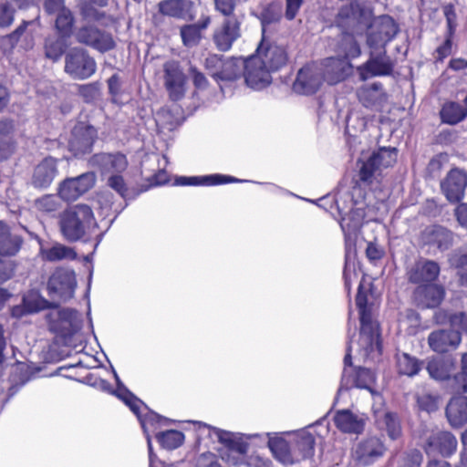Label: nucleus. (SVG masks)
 <instances>
[{
  "mask_svg": "<svg viewBox=\"0 0 467 467\" xmlns=\"http://www.w3.org/2000/svg\"><path fill=\"white\" fill-rule=\"evenodd\" d=\"M164 86L173 101L182 99L185 95L186 76L176 61H168L163 65Z\"/></svg>",
  "mask_w": 467,
  "mask_h": 467,
  "instance_id": "obj_19",
  "label": "nucleus"
},
{
  "mask_svg": "<svg viewBox=\"0 0 467 467\" xmlns=\"http://www.w3.org/2000/svg\"><path fill=\"white\" fill-rule=\"evenodd\" d=\"M223 61V57L217 54H211L206 57L204 66L213 78V72L222 70Z\"/></svg>",
  "mask_w": 467,
  "mask_h": 467,
  "instance_id": "obj_59",
  "label": "nucleus"
},
{
  "mask_svg": "<svg viewBox=\"0 0 467 467\" xmlns=\"http://www.w3.org/2000/svg\"><path fill=\"white\" fill-rule=\"evenodd\" d=\"M61 234H86L97 226L92 209L87 204H77L59 215Z\"/></svg>",
  "mask_w": 467,
  "mask_h": 467,
  "instance_id": "obj_4",
  "label": "nucleus"
},
{
  "mask_svg": "<svg viewBox=\"0 0 467 467\" xmlns=\"http://www.w3.org/2000/svg\"><path fill=\"white\" fill-rule=\"evenodd\" d=\"M78 91L85 102H93L99 95V84L98 82H92L78 85Z\"/></svg>",
  "mask_w": 467,
  "mask_h": 467,
  "instance_id": "obj_54",
  "label": "nucleus"
},
{
  "mask_svg": "<svg viewBox=\"0 0 467 467\" xmlns=\"http://www.w3.org/2000/svg\"><path fill=\"white\" fill-rule=\"evenodd\" d=\"M76 286L77 281L74 272L63 267H57L47 283L48 296L63 302L73 297Z\"/></svg>",
  "mask_w": 467,
  "mask_h": 467,
  "instance_id": "obj_8",
  "label": "nucleus"
},
{
  "mask_svg": "<svg viewBox=\"0 0 467 467\" xmlns=\"http://www.w3.org/2000/svg\"><path fill=\"white\" fill-rule=\"evenodd\" d=\"M423 455L418 449H412L405 452L400 467H420Z\"/></svg>",
  "mask_w": 467,
  "mask_h": 467,
  "instance_id": "obj_56",
  "label": "nucleus"
},
{
  "mask_svg": "<svg viewBox=\"0 0 467 467\" xmlns=\"http://www.w3.org/2000/svg\"><path fill=\"white\" fill-rule=\"evenodd\" d=\"M22 300L27 308V312L30 314L38 313L46 309H57L59 306L57 303L46 299L36 290H29L23 296Z\"/></svg>",
  "mask_w": 467,
  "mask_h": 467,
  "instance_id": "obj_39",
  "label": "nucleus"
},
{
  "mask_svg": "<svg viewBox=\"0 0 467 467\" xmlns=\"http://www.w3.org/2000/svg\"><path fill=\"white\" fill-rule=\"evenodd\" d=\"M384 249L373 242H368L366 248V256L370 262H376L383 258Z\"/></svg>",
  "mask_w": 467,
  "mask_h": 467,
  "instance_id": "obj_64",
  "label": "nucleus"
},
{
  "mask_svg": "<svg viewBox=\"0 0 467 467\" xmlns=\"http://www.w3.org/2000/svg\"><path fill=\"white\" fill-rule=\"evenodd\" d=\"M211 23V18L205 16L196 24H191L182 26L181 36L185 47H192L197 46L202 36V31L206 29Z\"/></svg>",
  "mask_w": 467,
  "mask_h": 467,
  "instance_id": "obj_38",
  "label": "nucleus"
},
{
  "mask_svg": "<svg viewBox=\"0 0 467 467\" xmlns=\"http://www.w3.org/2000/svg\"><path fill=\"white\" fill-rule=\"evenodd\" d=\"M16 264L12 261L0 259V283L11 279L15 275Z\"/></svg>",
  "mask_w": 467,
  "mask_h": 467,
  "instance_id": "obj_63",
  "label": "nucleus"
},
{
  "mask_svg": "<svg viewBox=\"0 0 467 467\" xmlns=\"http://www.w3.org/2000/svg\"><path fill=\"white\" fill-rule=\"evenodd\" d=\"M395 68V61L387 54L386 48L375 53L370 52L368 59L357 67L358 78L366 81L375 77H388L393 74Z\"/></svg>",
  "mask_w": 467,
  "mask_h": 467,
  "instance_id": "obj_7",
  "label": "nucleus"
},
{
  "mask_svg": "<svg viewBox=\"0 0 467 467\" xmlns=\"http://www.w3.org/2000/svg\"><path fill=\"white\" fill-rule=\"evenodd\" d=\"M466 115L467 113L463 107L456 102L445 103L440 111L441 121L450 125L461 122L465 119Z\"/></svg>",
  "mask_w": 467,
  "mask_h": 467,
  "instance_id": "obj_43",
  "label": "nucleus"
},
{
  "mask_svg": "<svg viewBox=\"0 0 467 467\" xmlns=\"http://www.w3.org/2000/svg\"><path fill=\"white\" fill-rule=\"evenodd\" d=\"M88 164L98 168L101 173H120L127 169L128 160L120 152H99L89 158Z\"/></svg>",
  "mask_w": 467,
  "mask_h": 467,
  "instance_id": "obj_25",
  "label": "nucleus"
},
{
  "mask_svg": "<svg viewBox=\"0 0 467 467\" xmlns=\"http://www.w3.org/2000/svg\"><path fill=\"white\" fill-rule=\"evenodd\" d=\"M333 422L339 431L347 434H361L366 426V420L348 409L337 410Z\"/></svg>",
  "mask_w": 467,
  "mask_h": 467,
  "instance_id": "obj_28",
  "label": "nucleus"
},
{
  "mask_svg": "<svg viewBox=\"0 0 467 467\" xmlns=\"http://www.w3.org/2000/svg\"><path fill=\"white\" fill-rule=\"evenodd\" d=\"M424 361L406 352L395 355V366L400 376L413 378L423 368Z\"/></svg>",
  "mask_w": 467,
  "mask_h": 467,
  "instance_id": "obj_35",
  "label": "nucleus"
},
{
  "mask_svg": "<svg viewBox=\"0 0 467 467\" xmlns=\"http://www.w3.org/2000/svg\"><path fill=\"white\" fill-rule=\"evenodd\" d=\"M96 183V174L92 171L84 172L76 177L66 178L57 187L58 197L72 202L88 192Z\"/></svg>",
  "mask_w": 467,
  "mask_h": 467,
  "instance_id": "obj_11",
  "label": "nucleus"
},
{
  "mask_svg": "<svg viewBox=\"0 0 467 467\" xmlns=\"http://www.w3.org/2000/svg\"><path fill=\"white\" fill-rule=\"evenodd\" d=\"M67 47L63 37H47L45 42V55L47 58L57 61Z\"/></svg>",
  "mask_w": 467,
  "mask_h": 467,
  "instance_id": "obj_46",
  "label": "nucleus"
},
{
  "mask_svg": "<svg viewBox=\"0 0 467 467\" xmlns=\"http://www.w3.org/2000/svg\"><path fill=\"white\" fill-rule=\"evenodd\" d=\"M44 258L49 262H56L64 259L74 260L77 258V253L74 249L66 245L56 244L52 247L43 252Z\"/></svg>",
  "mask_w": 467,
  "mask_h": 467,
  "instance_id": "obj_45",
  "label": "nucleus"
},
{
  "mask_svg": "<svg viewBox=\"0 0 467 467\" xmlns=\"http://www.w3.org/2000/svg\"><path fill=\"white\" fill-rule=\"evenodd\" d=\"M416 402L419 410L431 413L438 410L439 397L425 392L417 396Z\"/></svg>",
  "mask_w": 467,
  "mask_h": 467,
  "instance_id": "obj_52",
  "label": "nucleus"
},
{
  "mask_svg": "<svg viewBox=\"0 0 467 467\" xmlns=\"http://www.w3.org/2000/svg\"><path fill=\"white\" fill-rule=\"evenodd\" d=\"M342 47L344 51V56L342 57H347L348 61H350L351 58L358 57L361 54L360 47L352 36H347L344 37L342 41Z\"/></svg>",
  "mask_w": 467,
  "mask_h": 467,
  "instance_id": "obj_53",
  "label": "nucleus"
},
{
  "mask_svg": "<svg viewBox=\"0 0 467 467\" xmlns=\"http://www.w3.org/2000/svg\"><path fill=\"white\" fill-rule=\"evenodd\" d=\"M386 451V445L380 438L368 436L356 444L352 457L357 464L369 466L383 457Z\"/></svg>",
  "mask_w": 467,
  "mask_h": 467,
  "instance_id": "obj_14",
  "label": "nucleus"
},
{
  "mask_svg": "<svg viewBox=\"0 0 467 467\" xmlns=\"http://www.w3.org/2000/svg\"><path fill=\"white\" fill-rule=\"evenodd\" d=\"M398 32L399 27L393 18L383 16L377 21L375 28L368 33L367 43L371 48L385 47L396 36Z\"/></svg>",
  "mask_w": 467,
  "mask_h": 467,
  "instance_id": "obj_22",
  "label": "nucleus"
},
{
  "mask_svg": "<svg viewBox=\"0 0 467 467\" xmlns=\"http://www.w3.org/2000/svg\"><path fill=\"white\" fill-rule=\"evenodd\" d=\"M98 139L97 129L85 122H78L73 128L68 140V150L77 158L91 152Z\"/></svg>",
  "mask_w": 467,
  "mask_h": 467,
  "instance_id": "obj_13",
  "label": "nucleus"
},
{
  "mask_svg": "<svg viewBox=\"0 0 467 467\" xmlns=\"http://www.w3.org/2000/svg\"><path fill=\"white\" fill-rule=\"evenodd\" d=\"M320 68L323 79L329 85H334L351 73L352 64L347 57H330L323 60Z\"/></svg>",
  "mask_w": 467,
  "mask_h": 467,
  "instance_id": "obj_23",
  "label": "nucleus"
},
{
  "mask_svg": "<svg viewBox=\"0 0 467 467\" xmlns=\"http://www.w3.org/2000/svg\"><path fill=\"white\" fill-rule=\"evenodd\" d=\"M441 272L439 264L435 261L420 257L406 270V277L409 283L422 285L435 282Z\"/></svg>",
  "mask_w": 467,
  "mask_h": 467,
  "instance_id": "obj_15",
  "label": "nucleus"
},
{
  "mask_svg": "<svg viewBox=\"0 0 467 467\" xmlns=\"http://www.w3.org/2000/svg\"><path fill=\"white\" fill-rule=\"evenodd\" d=\"M458 441L455 435L444 430H431L421 445L427 455H440L450 458L457 451Z\"/></svg>",
  "mask_w": 467,
  "mask_h": 467,
  "instance_id": "obj_10",
  "label": "nucleus"
},
{
  "mask_svg": "<svg viewBox=\"0 0 467 467\" xmlns=\"http://www.w3.org/2000/svg\"><path fill=\"white\" fill-rule=\"evenodd\" d=\"M22 243L20 235H0V255H15L20 250Z\"/></svg>",
  "mask_w": 467,
  "mask_h": 467,
  "instance_id": "obj_48",
  "label": "nucleus"
},
{
  "mask_svg": "<svg viewBox=\"0 0 467 467\" xmlns=\"http://www.w3.org/2000/svg\"><path fill=\"white\" fill-rule=\"evenodd\" d=\"M356 305L359 314V343L367 355L377 351L382 354V341L379 324L372 318L371 308L368 306V295L360 284L356 296Z\"/></svg>",
  "mask_w": 467,
  "mask_h": 467,
  "instance_id": "obj_2",
  "label": "nucleus"
},
{
  "mask_svg": "<svg viewBox=\"0 0 467 467\" xmlns=\"http://www.w3.org/2000/svg\"><path fill=\"white\" fill-rule=\"evenodd\" d=\"M108 185L115 190L121 197H126L128 188L122 176L118 174L111 175L108 180Z\"/></svg>",
  "mask_w": 467,
  "mask_h": 467,
  "instance_id": "obj_61",
  "label": "nucleus"
},
{
  "mask_svg": "<svg viewBox=\"0 0 467 467\" xmlns=\"http://www.w3.org/2000/svg\"><path fill=\"white\" fill-rule=\"evenodd\" d=\"M57 174L56 159L45 158L34 171L32 184L36 188H47Z\"/></svg>",
  "mask_w": 467,
  "mask_h": 467,
  "instance_id": "obj_32",
  "label": "nucleus"
},
{
  "mask_svg": "<svg viewBox=\"0 0 467 467\" xmlns=\"http://www.w3.org/2000/svg\"><path fill=\"white\" fill-rule=\"evenodd\" d=\"M445 415L452 428H462L467 424V396H452L447 403Z\"/></svg>",
  "mask_w": 467,
  "mask_h": 467,
  "instance_id": "obj_29",
  "label": "nucleus"
},
{
  "mask_svg": "<svg viewBox=\"0 0 467 467\" xmlns=\"http://www.w3.org/2000/svg\"><path fill=\"white\" fill-rule=\"evenodd\" d=\"M78 43L88 46L101 53L115 47V42L109 33L93 26L80 27L76 33Z\"/></svg>",
  "mask_w": 467,
  "mask_h": 467,
  "instance_id": "obj_18",
  "label": "nucleus"
},
{
  "mask_svg": "<svg viewBox=\"0 0 467 467\" xmlns=\"http://www.w3.org/2000/svg\"><path fill=\"white\" fill-rule=\"evenodd\" d=\"M240 180L221 174H213L206 176H180L175 180V185L188 186V185H219L229 182H238Z\"/></svg>",
  "mask_w": 467,
  "mask_h": 467,
  "instance_id": "obj_36",
  "label": "nucleus"
},
{
  "mask_svg": "<svg viewBox=\"0 0 467 467\" xmlns=\"http://www.w3.org/2000/svg\"><path fill=\"white\" fill-rule=\"evenodd\" d=\"M316 439L309 433L300 435L296 441V449L302 459L311 458L315 454Z\"/></svg>",
  "mask_w": 467,
  "mask_h": 467,
  "instance_id": "obj_50",
  "label": "nucleus"
},
{
  "mask_svg": "<svg viewBox=\"0 0 467 467\" xmlns=\"http://www.w3.org/2000/svg\"><path fill=\"white\" fill-rule=\"evenodd\" d=\"M80 15L84 19L90 21H100L105 17V13L98 10L89 3H84L80 6Z\"/></svg>",
  "mask_w": 467,
  "mask_h": 467,
  "instance_id": "obj_58",
  "label": "nucleus"
},
{
  "mask_svg": "<svg viewBox=\"0 0 467 467\" xmlns=\"http://www.w3.org/2000/svg\"><path fill=\"white\" fill-rule=\"evenodd\" d=\"M453 381V387L458 392V395H463L467 393V373L459 371L451 376Z\"/></svg>",
  "mask_w": 467,
  "mask_h": 467,
  "instance_id": "obj_62",
  "label": "nucleus"
},
{
  "mask_svg": "<svg viewBox=\"0 0 467 467\" xmlns=\"http://www.w3.org/2000/svg\"><path fill=\"white\" fill-rule=\"evenodd\" d=\"M379 430L386 431L388 437L396 441L402 436V426L397 412L385 411L376 419Z\"/></svg>",
  "mask_w": 467,
  "mask_h": 467,
  "instance_id": "obj_37",
  "label": "nucleus"
},
{
  "mask_svg": "<svg viewBox=\"0 0 467 467\" xmlns=\"http://www.w3.org/2000/svg\"><path fill=\"white\" fill-rule=\"evenodd\" d=\"M282 16V9L279 5L269 4L260 13L259 19L262 24V35L265 34V26L276 23Z\"/></svg>",
  "mask_w": 467,
  "mask_h": 467,
  "instance_id": "obj_49",
  "label": "nucleus"
},
{
  "mask_svg": "<svg viewBox=\"0 0 467 467\" xmlns=\"http://www.w3.org/2000/svg\"><path fill=\"white\" fill-rule=\"evenodd\" d=\"M217 438L220 443L224 446V450L220 451L223 461L228 465L241 466L246 463V458L249 449V443L234 433L218 430Z\"/></svg>",
  "mask_w": 467,
  "mask_h": 467,
  "instance_id": "obj_6",
  "label": "nucleus"
},
{
  "mask_svg": "<svg viewBox=\"0 0 467 467\" xmlns=\"http://www.w3.org/2000/svg\"><path fill=\"white\" fill-rule=\"evenodd\" d=\"M267 445L274 457L282 463L292 464L294 462L289 442L283 437L269 438Z\"/></svg>",
  "mask_w": 467,
  "mask_h": 467,
  "instance_id": "obj_40",
  "label": "nucleus"
},
{
  "mask_svg": "<svg viewBox=\"0 0 467 467\" xmlns=\"http://www.w3.org/2000/svg\"><path fill=\"white\" fill-rule=\"evenodd\" d=\"M397 161V150L395 148H379L366 160L358 162V182L364 185H371L381 174L384 168L392 166Z\"/></svg>",
  "mask_w": 467,
  "mask_h": 467,
  "instance_id": "obj_3",
  "label": "nucleus"
},
{
  "mask_svg": "<svg viewBox=\"0 0 467 467\" xmlns=\"http://www.w3.org/2000/svg\"><path fill=\"white\" fill-rule=\"evenodd\" d=\"M97 70L95 59L87 50L73 47L65 57V72L73 79L84 80L92 77Z\"/></svg>",
  "mask_w": 467,
  "mask_h": 467,
  "instance_id": "obj_5",
  "label": "nucleus"
},
{
  "mask_svg": "<svg viewBox=\"0 0 467 467\" xmlns=\"http://www.w3.org/2000/svg\"><path fill=\"white\" fill-rule=\"evenodd\" d=\"M191 2L188 0H163L159 3V11L164 16L183 18L187 15Z\"/></svg>",
  "mask_w": 467,
  "mask_h": 467,
  "instance_id": "obj_42",
  "label": "nucleus"
},
{
  "mask_svg": "<svg viewBox=\"0 0 467 467\" xmlns=\"http://www.w3.org/2000/svg\"><path fill=\"white\" fill-rule=\"evenodd\" d=\"M452 35H450L447 33L446 38L444 42L439 46L436 50V61L442 62L444 58L449 57L451 54V48H452V40H451Z\"/></svg>",
  "mask_w": 467,
  "mask_h": 467,
  "instance_id": "obj_60",
  "label": "nucleus"
},
{
  "mask_svg": "<svg viewBox=\"0 0 467 467\" xmlns=\"http://www.w3.org/2000/svg\"><path fill=\"white\" fill-rule=\"evenodd\" d=\"M445 289L441 285L433 283L419 285L414 290V297L419 305L426 308H436L445 298Z\"/></svg>",
  "mask_w": 467,
  "mask_h": 467,
  "instance_id": "obj_27",
  "label": "nucleus"
},
{
  "mask_svg": "<svg viewBox=\"0 0 467 467\" xmlns=\"http://www.w3.org/2000/svg\"><path fill=\"white\" fill-rule=\"evenodd\" d=\"M357 96L359 102L368 109L379 107L386 100L383 86L379 82L360 87L357 90Z\"/></svg>",
  "mask_w": 467,
  "mask_h": 467,
  "instance_id": "obj_33",
  "label": "nucleus"
},
{
  "mask_svg": "<svg viewBox=\"0 0 467 467\" xmlns=\"http://www.w3.org/2000/svg\"><path fill=\"white\" fill-rule=\"evenodd\" d=\"M456 368V361L452 357H433L426 365L430 377L437 381H447Z\"/></svg>",
  "mask_w": 467,
  "mask_h": 467,
  "instance_id": "obj_30",
  "label": "nucleus"
},
{
  "mask_svg": "<svg viewBox=\"0 0 467 467\" xmlns=\"http://www.w3.org/2000/svg\"><path fill=\"white\" fill-rule=\"evenodd\" d=\"M15 12L8 2L0 4V27H8L13 24Z\"/></svg>",
  "mask_w": 467,
  "mask_h": 467,
  "instance_id": "obj_57",
  "label": "nucleus"
},
{
  "mask_svg": "<svg viewBox=\"0 0 467 467\" xmlns=\"http://www.w3.org/2000/svg\"><path fill=\"white\" fill-rule=\"evenodd\" d=\"M449 262L451 266L457 270L460 285L467 286V254L454 252L451 254Z\"/></svg>",
  "mask_w": 467,
  "mask_h": 467,
  "instance_id": "obj_47",
  "label": "nucleus"
},
{
  "mask_svg": "<svg viewBox=\"0 0 467 467\" xmlns=\"http://www.w3.org/2000/svg\"><path fill=\"white\" fill-rule=\"evenodd\" d=\"M155 438L161 448L171 451L182 446L185 437L182 431L168 430L159 431L156 433Z\"/></svg>",
  "mask_w": 467,
  "mask_h": 467,
  "instance_id": "obj_44",
  "label": "nucleus"
},
{
  "mask_svg": "<svg viewBox=\"0 0 467 467\" xmlns=\"http://www.w3.org/2000/svg\"><path fill=\"white\" fill-rule=\"evenodd\" d=\"M441 188L450 202L461 201L467 188V172L459 168L451 170L441 182Z\"/></svg>",
  "mask_w": 467,
  "mask_h": 467,
  "instance_id": "obj_24",
  "label": "nucleus"
},
{
  "mask_svg": "<svg viewBox=\"0 0 467 467\" xmlns=\"http://www.w3.org/2000/svg\"><path fill=\"white\" fill-rule=\"evenodd\" d=\"M341 216L340 225L346 234L358 232L365 221V196L358 185L350 191L339 193L335 200Z\"/></svg>",
  "mask_w": 467,
  "mask_h": 467,
  "instance_id": "obj_1",
  "label": "nucleus"
},
{
  "mask_svg": "<svg viewBox=\"0 0 467 467\" xmlns=\"http://www.w3.org/2000/svg\"><path fill=\"white\" fill-rule=\"evenodd\" d=\"M462 340L461 331L451 327L435 329L429 334L427 338L429 348L439 354L456 350Z\"/></svg>",
  "mask_w": 467,
  "mask_h": 467,
  "instance_id": "obj_17",
  "label": "nucleus"
},
{
  "mask_svg": "<svg viewBox=\"0 0 467 467\" xmlns=\"http://www.w3.org/2000/svg\"><path fill=\"white\" fill-rule=\"evenodd\" d=\"M138 420H140L141 428L146 434L150 456L152 453L150 433H154L156 435V433L159 432L158 431L163 426L169 425L171 420L149 409L147 410V412L144 414L142 413Z\"/></svg>",
  "mask_w": 467,
  "mask_h": 467,
  "instance_id": "obj_34",
  "label": "nucleus"
},
{
  "mask_svg": "<svg viewBox=\"0 0 467 467\" xmlns=\"http://www.w3.org/2000/svg\"><path fill=\"white\" fill-rule=\"evenodd\" d=\"M271 72L254 55L244 60V77L248 87L262 89L272 82Z\"/></svg>",
  "mask_w": 467,
  "mask_h": 467,
  "instance_id": "obj_21",
  "label": "nucleus"
},
{
  "mask_svg": "<svg viewBox=\"0 0 467 467\" xmlns=\"http://www.w3.org/2000/svg\"><path fill=\"white\" fill-rule=\"evenodd\" d=\"M433 322L439 326L449 325L450 327L467 335V312H453L445 308H439L432 317Z\"/></svg>",
  "mask_w": 467,
  "mask_h": 467,
  "instance_id": "obj_31",
  "label": "nucleus"
},
{
  "mask_svg": "<svg viewBox=\"0 0 467 467\" xmlns=\"http://www.w3.org/2000/svg\"><path fill=\"white\" fill-rule=\"evenodd\" d=\"M341 383L346 389H364L373 392L376 374L370 368L355 367L353 369H343Z\"/></svg>",
  "mask_w": 467,
  "mask_h": 467,
  "instance_id": "obj_26",
  "label": "nucleus"
},
{
  "mask_svg": "<svg viewBox=\"0 0 467 467\" xmlns=\"http://www.w3.org/2000/svg\"><path fill=\"white\" fill-rule=\"evenodd\" d=\"M254 56L258 57L271 73L280 70L288 62L286 49L283 46L266 39L265 36H262Z\"/></svg>",
  "mask_w": 467,
  "mask_h": 467,
  "instance_id": "obj_12",
  "label": "nucleus"
},
{
  "mask_svg": "<svg viewBox=\"0 0 467 467\" xmlns=\"http://www.w3.org/2000/svg\"><path fill=\"white\" fill-rule=\"evenodd\" d=\"M323 81L320 66L315 63L306 64L299 69L293 89L298 94L312 95L320 88Z\"/></svg>",
  "mask_w": 467,
  "mask_h": 467,
  "instance_id": "obj_16",
  "label": "nucleus"
},
{
  "mask_svg": "<svg viewBox=\"0 0 467 467\" xmlns=\"http://www.w3.org/2000/svg\"><path fill=\"white\" fill-rule=\"evenodd\" d=\"M369 12L358 2H351L340 7L336 16V24L344 31L354 30L366 25Z\"/></svg>",
  "mask_w": 467,
  "mask_h": 467,
  "instance_id": "obj_20",
  "label": "nucleus"
},
{
  "mask_svg": "<svg viewBox=\"0 0 467 467\" xmlns=\"http://www.w3.org/2000/svg\"><path fill=\"white\" fill-rule=\"evenodd\" d=\"M242 24L243 19L237 16L223 17L212 36L217 50L228 52L232 49L234 44L242 36Z\"/></svg>",
  "mask_w": 467,
  "mask_h": 467,
  "instance_id": "obj_9",
  "label": "nucleus"
},
{
  "mask_svg": "<svg viewBox=\"0 0 467 467\" xmlns=\"http://www.w3.org/2000/svg\"><path fill=\"white\" fill-rule=\"evenodd\" d=\"M244 68V61L239 58H229L223 61L222 70L213 72L215 80H234L242 73Z\"/></svg>",
  "mask_w": 467,
  "mask_h": 467,
  "instance_id": "obj_41",
  "label": "nucleus"
},
{
  "mask_svg": "<svg viewBox=\"0 0 467 467\" xmlns=\"http://www.w3.org/2000/svg\"><path fill=\"white\" fill-rule=\"evenodd\" d=\"M36 208L45 213H53L60 208V202L55 195H45L36 202Z\"/></svg>",
  "mask_w": 467,
  "mask_h": 467,
  "instance_id": "obj_55",
  "label": "nucleus"
},
{
  "mask_svg": "<svg viewBox=\"0 0 467 467\" xmlns=\"http://www.w3.org/2000/svg\"><path fill=\"white\" fill-rule=\"evenodd\" d=\"M73 25L74 16L68 8H66L65 10L57 14L56 28L63 36H67L70 35Z\"/></svg>",
  "mask_w": 467,
  "mask_h": 467,
  "instance_id": "obj_51",
  "label": "nucleus"
}]
</instances>
